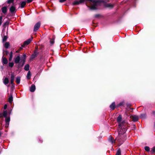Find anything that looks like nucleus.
<instances>
[{
    "label": "nucleus",
    "instance_id": "5",
    "mask_svg": "<svg viewBox=\"0 0 155 155\" xmlns=\"http://www.w3.org/2000/svg\"><path fill=\"white\" fill-rule=\"evenodd\" d=\"M10 121V118L9 117H6L5 119V122L6 123L5 127H8L9 124V123Z\"/></svg>",
    "mask_w": 155,
    "mask_h": 155
},
{
    "label": "nucleus",
    "instance_id": "11",
    "mask_svg": "<svg viewBox=\"0 0 155 155\" xmlns=\"http://www.w3.org/2000/svg\"><path fill=\"white\" fill-rule=\"evenodd\" d=\"M35 90V85L32 84L30 89V91L31 92H34Z\"/></svg>",
    "mask_w": 155,
    "mask_h": 155
},
{
    "label": "nucleus",
    "instance_id": "12",
    "mask_svg": "<svg viewBox=\"0 0 155 155\" xmlns=\"http://www.w3.org/2000/svg\"><path fill=\"white\" fill-rule=\"evenodd\" d=\"M2 13L5 14L7 12V8L6 6L3 7L2 8Z\"/></svg>",
    "mask_w": 155,
    "mask_h": 155
},
{
    "label": "nucleus",
    "instance_id": "3",
    "mask_svg": "<svg viewBox=\"0 0 155 155\" xmlns=\"http://www.w3.org/2000/svg\"><path fill=\"white\" fill-rule=\"evenodd\" d=\"M33 39V38L31 37L30 38L28 39V40L25 41L23 44V45H22V47H24L25 45H28L30 42Z\"/></svg>",
    "mask_w": 155,
    "mask_h": 155
},
{
    "label": "nucleus",
    "instance_id": "16",
    "mask_svg": "<svg viewBox=\"0 0 155 155\" xmlns=\"http://www.w3.org/2000/svg\"><path fill=\"white\" fill-rule=\"evenodd\" d=\"M109 140L111 142V143L113 144L115 142V140L112 137H110L109 138Z\"/></svg>",
    "mask_w": 155,
    "mask_h": 155
},
{
    "label": "nucleus",
    "instance_id": "19",
    "mask_svg": "<svg viewBox=\"0 0 155 155\" xmlns=\"http://www.w3.org/2000/svg\"><path fill=\"white\" fill-rule=\"evenodd\" d=\"M13 57V53L12 51L10 53V56L9 58V61H11Z\"/></svg>",
    "mask_w": 155,
    "mask_h": 155
},
{
    "label": "nucleus",
    "instance_id": "31",
    "mask_svg": "<svg viewBox=\"0 0 155 155\" xmlns=\"http://www.w3.org/2000/svg\"><path fill=\"white\" fill-rule=\"evenodd\" d=\"M151 152H152V153L155 152V147H154L152 148Z\"/></svg>",
    "mask_w": 155,
    "mask_h": 155
},
{
    "label": "nucleus",
    "instance_id": "36",
    "mask_svg": "<svg viewBox=\"0 0 155 155\" xmlns=\"http://www.w3.org/2000/svg\"><path fill=\"white\" fill-rule=\"evenodd\" d=\"M66 0H59V2L61 3H62L65 1Z\"/></svg>",
    "mask_w": 155,
    "mask_h": 155
},
{
    "label": "nucleus",
    "instance_id": "29",
    "mask_svg": "<svg viewBox=\"0 0 155 155\" xmlns=\"http://www.w3.org/2000/svg\"><path fill=\"white\" fill-rule=\"evenodd\" d=\"M144 149L145 150L147 151H149L150 150V148L148 146H146L145 147Z\"/></svg>",
    "mask_w": 155,
    "mask_h": 155
},
{
    "label": "nucleus",
    "instance_id": "38",
    "mask_svg": "<svg viewBox=\"0 0 155 155\" xmlns=\"http://www.w3.org/2000/svg\"><path fill=\"white\" fill-rule=\"evenodd\" d=\"M32 0H27V2L28 3H29L31 2Z\"/></svg>",
    "mask_w": 155,
    "mask_h": 155
},
{
    "label": "nucleus",
    "instance_id": "25",
    "mask_svg": "<svg viewBox=\"0 0 155 155\" xmlns=\"http://www.w3.org/2000/svg\"><path fill=\"white\" fill-rule=\"evenodd\" d=\"M79 4L80 3L79 1H75L73 3V4L74 5H77Z\"/></svg>",
    "mask_w": 155,
    "mask_h": 155
},
{
    "label": "nucleus",
    "instance_id": "18",
    "mask_svg": "<svg viewBox=\"0 0 155 155\" xmlns=\"http://www.w3.org/2000/svg\"><path fill=\"white\" fill-rule=\"evenodd\" d=\"M26 5V2L23 1L21 3V8H23L24 7V6Z\"/></svg>",
    "mask_w": 155,
    "mask_h": 155
},
{
    "label": "nucleus",
    "instance_id": "15",
    "mask_svg": "<svg viewBox=\"0 0 155 155\" xmlns=\"http://www.w3.org/2000/svg\"><path fill=\"white\" fill-rule=\"evenodd\" d=\"M20 60V57L19 56H17L15 59V63L16 64H17V63H18L19 62Z\"/></svg>",
    "mask_w": 155,
    "mask_h": 155
},
{
    "label": "nucleus",
    "instance_id": "28",
    "mask_svg": "<svg viewBox=\"0 0 155 155\" xmlns=\"http://www.w3.org/2000/svg\"><path fill=\"white\" fill-rule=\"evenodd\" d=\"M116 155H121V151L120 149H119L117 150Z\"/></svg>",
    "mask_w": 155,
    "mask_h": 155
},
{
    "label": "nucleus",
    "instance_id": "32",
    "mask_svg": "<svg viewBox=\"0 0 155 155\" xmlns=\"http://www.w3.org/2000/svg\"><path fill=\"white\" fill-rule=\"evenodd\" d=\"M14 2V0H8L7 2L8 4H10L13 3Z\"/></svg>",
    "mask_w": 155,
    "mask_h": 155
},
{
    "label": "nucleus",
    "instance_id": "27",
    "mask_svg": "<svg viewBox=\"0 0 155 155\" xmlns=\"http://www.w3.org/2000/svg\"><path fill=\"white\" fill-rule=\"evenodd\" d=\"M3 116L5 117H7V112L6 111H4L3 114Z\"/></svg>",
    "mask_w": 155,
    "mask_h": 155
},
{
    "label": "nucleus",
    "instance_id": "14",
    "mask_svg": "<svg viewBox=\"0 0 155 155\" xmlns=\"http://www.w3.org/2000/svg\"><path fill=\"white\" fill-rule=\"evenodd\" d=\"M2 62L3 64H6L8 63L7 59L5 58L2 57Z\"/></svg>",
    "mask_w": 155,
    "mask_h": 155
},
{
    "label": "nucleus",
    "instance_id": "7",
    "mask_svg": "<svg viewBox=\"0 0 155 155\" xmlns=\"http://www.w3.org/2000/svg\"><path fill=\"white\" fill-rule=\"evenodd\" d=\"M11 84H12V85L14 84L13 82L14 80L15 76H14L13 74H11Z\"/></svg>",
    "mask_w": 155,
    "mask_h": 155
},
{
    "label": "nucleus",
    "instance_id": "23",
    "mask_svg": "<svg viewBox=\"0 0 155 155\" xmlns=\"http://www.w3.org/2000/svg\"><path fill=\"white\" fill-rule=\"evenodd\" d=\"M20 78L19 77H17L16 78V82L17 84L20 83Z\"/></svg>",
    "mask_w": 155,
    "mask_h": 155
},
{
    "label": "nucleus",
    "instance_id": "34",
    "mask_svg": "<svg viewBox=\"0 0 155 155\" xmlns=\"http://www.w3.org/2000/svg\"><path fill=\"white\" fill-rule=\"evenodd\" d=\"M2 16H0V25H1L2 23Z\"/></svg>",
    "mask_w": 155,
    "mask_h": 155
},
{
    "label": "nucleus",
    "instance_id": "35",
    "mask_svg": "<svg viewBox=\"0 0 155 155\" xmlns=\"http://www.w3.org/2000/svg\"><path fill=\"white\" fill-rule=\"evenodd\" d=\"M50 42L52 44H53L54 43V39H51L50 40Z\"/></svg>",
    "mask_w": 155,
    "mask_h": 155
},
{
    "label": "nucleus",
    "instance_id": "33",
    "mask_svg": "<svg viewBox=\"0 0 155 155\" xmlns=\"http://www.w3.org/2000/svg\"><path fill=\"white\" fill-rule=\"evenodd\" d=\"M23 48V47H22L21 46V47L18 50L16 51V52L17 53L19 52Z\"/></svg>",
    "mask_w": 155,
    "mask_h": 155
},
{
    "label": "nucleus",
    "instance_id": "22",
    "mask_svg": "<svg viewBox=\"0 0 155 155\" xmlns=\"http://www.w3.org/2000/svg\"><path fill=\"white\" fill-rule=\"evenodd\" d=\"M9 46V43L8 42H6L4 45V47L6 48H8Z\"/></svg>",
    "mask_w": 155,
    "mask_h": 155
},
{
    "label": "nucleus",
    "instance_id": "37",
    "mask_svg": "<svg viewBox=\"0 0 155 155\" xmlns=\"http://www.w3.org/2000/svg\"><path fill=\"white\" fill-rule=\"evenodd\" d=\"M7 108V105L6 104H5L4 106V108L5 110Z\"/></svg>",
    "mask_w": 155,
    "mask_h": 155
},
{
    "label": "nucleus",
    "instance_id": "21",
    "mask_svg": "<svg viewBox=\"0 0 155 155\" xmlns=\"http://www.w3.org/2000/svg\"><path fill=\"white\" fill-rule=\"evenodd\" d=\"M31 76V73L30 71H28L27 76V78L28 79H29L30 78Z\"/></svg>",
    "mask_w": 155,
    "mask_h": 155
},
{
    "label": "nucleus",
    "instance_id": "9",
    "mask_svg": "<svg viewBox=\"0 0 155 155\" xmlns=\"http://www.w3.org/2000/svg\"><path fill=\"white\" fill-rule=\"evenodd\" d=\"M26 54H24L23 55V57H22V58L21 60V62H23L22 66H23V65L24 64V63H25V58H26Z\"/></svg>",
    "mask_w": 155,
    "mask_h": 155
},
{
    "label": "nucleus",
    "instance_id": "8",
    "mask_svg": "<svg viewBox=\"0 0 155 155\" xmlns=\"http://www.w3.org/2000/svg\"><path fill=\"white\" fill-rule=\"evenodd\" d=\"M10 11L11 13L16 12L15 8L14 6H12L10 8Z\"/></svg>",
    "mask_w": 155,
    "mask_h": 155
},
{
    "label": "nucleus",
    "instance_id": "26",
    "mask_svg": "<svg viewBox=\"0 0 155 155\" xmlns=\"http://www.w3.org/2000/svg\"><path fill=\"white\" fill-rule=\"evenodd\" d=\"M7 38L8 37L6 36H4L2 38V42H4V41H6Z\"/></svg>",
    "mask_w": 155,
    "mask_h": 155
},
{
    "label": "nucleus",
    "instance_id": "10",
    "mask_svg": "<svg viewBox=\"0 0 155 155\" xmlns=\"http://www.w3.org/2000/svg\"><path fill=\"white\" fill-rule=\"evenodd\" d=\"M3 82L4 84L5 85H7L8 83L9 80L7 78H5L3 79Z\"/></svg>",
    "mask_w": 155,
    "mask_h": 155
},
{
    "label": "nucleus",
    "instance_id": "13",
    "mask_svg": "<svg viewBox=\"0 0 155 155\" xmlns=\"http://www.w3.org/2000/svg\"><path fill=\"white\" fill-rule=\"evenodd\" d=\"M104 6L105 7L110 8H112L114 7V5L110 3H107L105 4Z\"/></svg>",
    "mask_w": 155,
    "mask_h": 155
},
{
    "label": "nucleus",
    "instance_id": "20",
    "mask_svg": "<svg viewBox=\"0 0 155 155\" xmlns=\"http://www.w3.org/2000/svg\"><path fill=\"white\" fill-rule=\"evenodd\" d=\"M29 66L28 64H26L24 67V69L26 71H28L29 69Z\"/></svg>",
    "mask_w": 155,
    "mask_h": 155
},
{
    "label": "nucleus",
    "instance_id": "4",
    "mask_svg": "<svg viewBox=\"0 0 155 155\" xmlns=\"http://www.w3.org/2000/svg\"><path fill=\"white\" fill-rule=\"evenodd\" d=\"M41 25V23L40 22H38L36 24L34 27V31H37Z\"/></svg>",
    "mask_w": 155,
    "mask_h": 155
},
{
    "label": "nucleus",
    "instance_id": "6",
    "mask_svg": "<svg viewBox=\"0 0 155 155\" xmlns=\"http://www.w3.org/2000/svg\"><path fill=\"white\" fill-rule=\"evenodd\" d=\"M130 118L134 121H136L138 120V117L136 115H132L130 116Z\"/></svg>",
    "mask_w": 155,
    "mask_h": 155
},
{
    "label": "nucleus",
    "instance_id": "17",
    "mask_svg": "<svg viewBox=\"0 0 155 155\" xmlns=\"http://www.w3.org/2000/svg\"><path fill=\"white\" fill-rule=\"evenodd\" d=\"M115 103L114 102H113L110 105V107L112 110H114L115 108Z\"/></svg>",
    "mask_w": 155,
    "mask_h": 155
},
{
    "label": "nucleus",
    "instance_id": "24",
    "mask_svg": "<svg viewBox=\"0 0 155 155\" xmlns=\"http://www.w3.org/2000/svg\"><path fill=\"white\" fill-rule=\"evenodd\" d=\"M13 101V97L12 95L9 96L8 98V101L9 103H11Z\"/></svg>",
    "mask_w": 155,
    "mask_h": 155
},
{
    "label": "nucleus",
    "instance_id": "2",
    "mask_svg": "<svg viewBox=\"0 0 155 155\" xmlns=\"http://www.w3.org/2000/svg\"><path fill=\"white\" fill-rule=\"evenodd\" d=\"M79 3H83L84 1H88L89 2L91 6L89 7L91 10H95L97 9V4L98 1L95 0H80L79 1Z\"/></svg>",
    "mask_w": 155,
    "mask_h": 155
},
{
    "label": "nucleus",
    "instance_id": "1",
    "mask_svg": "<svg viewBox=\"0 0 155 155\" xmlns=\"http://www.w3.org/2000/svg\"><path fill=\"white\" fill-rule=\"evenodd\" d=\"M121 120L122 116L120 115L117 119V121L119 124V128L118 131L119 137H120V139H118V140L120 144H122L126 139V137L124 134L126 131V129L125 127L123 126L124 121H121Z\"/></svg>",
    "mask_w": 155,
    "mask_h": 155
},
{
    "label": "nucleus",
    "instance_id": "30",
    "mask_svg": "<svg viewBox=\"0 0 155 155\" xmlns=\"http://www.w3.org/2000/svg\"><path fill=\"white\" fill-rule=\"evenodd\" d=\"M14 64L13 62H10L9 63V66L11 67H12L14 65Z\"/></svg>",
    "mask_w": 155,
    "mask_h": 155
}]
</instances>
